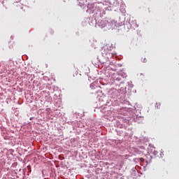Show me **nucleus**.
<instances>
[{
	"label": "nucleus",
	"instance_id": "7ed1b4c3",
	"mask_svg": "<svg viewBox=\"0 0 179 179\" xmlns=\"http://www.w3.org/2000/svg\"><path fill=\"white\" fill-rule=\"evenodd\" d=\"M143 62H148V60L146 59V58L143 59Z\"/></svg>",
	"mask_w": 179,
	"mask_h": 179
},
{
	"label": "nucleus",
	"instance_id": "f257e3e1",
	"mask_svg": "<svg viewBox=\"0 0 179 179\" xmlns=\"http://www.w3.org/2000/svg\"><path fill=\"white\" fill-rule=\"evenodd\" d=\"M111 50H113V46H109L107 49H105V51L106 53H108Z\"/></svg>",
	"mask_w": 179,
	"mask_h": 179
},
{
	"label": "nucleus",
	"instance_id": "f03ea898",
	"mask_svg": "<svg viewBox=\"0 0 179 179\" xmlns=\"http://www.w3.org/2000/svg\"><path fill=\"white\" fill-rule=\"evenodd\" d=\"M155 107H156L157 108H160V103H157L155 104Z\"/></svg>",
	"mask_w": 179,
	"mask_h": 179
},
{
	"label": "nucleus",
	"instance_id": "20e7f679",
	"mask_svg": "<svg viewBox=\"0 0 179 179\" xmlns=\"http://www.w3.org/2000/svg\"><path fill=\"white\" fill-rule=\"evenodd\" d=\"M76 75H78V71H76Z\"/></svg>",
	"mask_w": 179,
	"mask_h": 179
}]
</instances>
